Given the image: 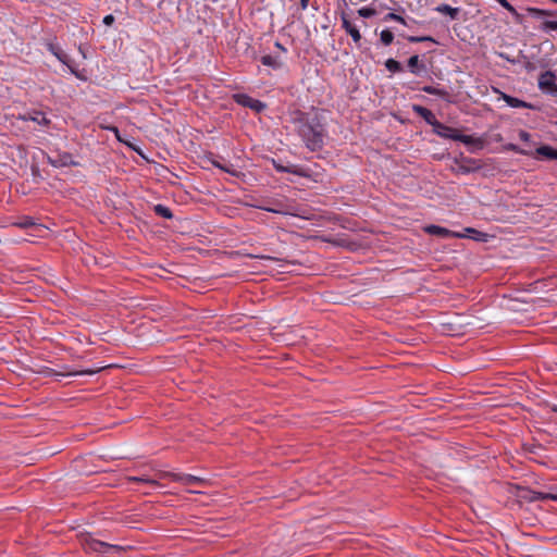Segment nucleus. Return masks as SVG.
<instances>
[{
  "label": "nucleus",
  "instance_id": "26",
  "mask_svg": "<svg viewBox=\"0 0 557 557\" xmlns=\"http://www.w3.org/2000/svg\"><path fill=\"white\" fill-rule=\"evenodd\" d=\"M104 367L97 368V369H84V370H78V371H74V372H69L65 375H69V376L92 375V374L98 373Z\"/></svg>",
  "mask_w": 557,
  "mask_h": 557
},
{
  "label": "nucleus",
  "instance_id": "38",
  "mask_svg": "<svg viewBox=\"0 0 557 557\" xmlns=\"http://www.w3.org/2000/svg\"><path fill=\"white\" fill-rule=\"evenodd\" d=\"M309 0H300V8L301 10H306L308 8Z\"/></svg>",
  "mask_w": 557,
  "mask_h": 557
},
{
  "label": "nucleus",
  "instance_id": "29",
  "mask_svg": "<svg viewBox=\"0 0 557 557\" xmlns=\"http://www.w3.org/2000/svg\"><path fill=\"white\" fill-rule=\"evenodd\" d=\"M358 14L363 18H369L376 14V10L370 7H362L358 10Z\"/></svg>",
  "mask_w": 557,
  "mask_h": 557
},
{
  "label": "nucleus",
  "instance_id": "7",
  "mask_svg": "<svg viewBox=\"0 0 557 557\" xmlns=\"http://www.w3.org/2000/svg\"><path fill=\"white\" fill-rule=\"evenodd\" d=\"M272 164H273L274 169L280 173H292V174H295V175L301 176V177L308 176L307 171L301 166L294 165V164L283 165L280 161H276L274 159L272 160Z\"/></svg>",
  "mask_w": 557,
  "mask_h": 557
},
{
  "label": "nucleus",
  "instance_id": "41",
  "mask_svg": "<svg viewBox=\"0 0 557 557\" xmlns=\"http://www.w3.org/2000/svg\"><path fill=\"white\" fill-rule=\"evenodd\" d=\"M275 46H276L278 49H281V50L285 51V48H284V47H283L278 41H276V42H275Z\"/></svg>",
  "mask_w": 557,
  "mask_h": 557
},
{
  "label": "nucleus",
  "instance_id": "39",
  "mask_svg": "<svg viewBox=\"0 0 557 557\" xmlns=\"http://www.w3.org/2000/svg\"><path fill=\"white\" fill-rule=\"evenodd\" d=\"M398 23L403 24L404 26H409V23L406 18L403 17V21H398Z\"/></svg>",
  "mask_w": 557,
  "mask_h": 557
},
{
  "label": "nucleus",
  "instance_id": "24",
  "mask_svg": "<svg viewBox=\"0 0 557 557\" xmlns=\"http://www.w3.org/2000/svg\"><path fill=\"white\" fill-rule=\"evenodd\" d=\"M212 164L215 168H218V169H220V170H222V171H224V172H226V173H228V174H231L233 176H239V174H240L239 171L234 169L233 165H225V164H222V163H220L218 161H212Z\"/></svg>",
  "mask_w": 557,
  "mask_h": 557
},
{
  "label": "nucleus",
  "instance_id": "2",
  "mask_svg": "<svg viewBox=\"0 0 557 557\" xmlns=\"http://www.w3.org/2000/svg\"><path fill=\"white\" fill-rule=\"evenodd\" d=\"M433 131L436 135H438L442 138L460 141L465 145H481L482 144V141L479 138H474L471 135L460 134L456 128L447 126L438 121L434 125Z\"/></svg>",
  "mask_w": 557,
  "mask_h": 557
},
{
  "label": "nucleus",
  "instance_id": "37",
  "mask_svg": "<svg viewBox=\"0 0 557 557\" xmlns=\"http://www.w3.org/2000/svg\"><path fill=\"white\" fill-rule=\"evenodd\" d=\"M113 22H114V16L112 14L106 15L103 17V24L107 25V26L112 25Z\"/></svg>",
  "mask_w": 557,
  "mask_h": 557
},
{
  "label": "nucleus",
  "instance_id": "28",
  "mask_svg": "<svg viewBox=\"0 0 557 557\" xmlns=\"http://www.w3.org/2000/svg\"><path fill=\"white\" fill-rule=\"evenodd\" d=\"M504 9L511 13L517 20L520 18L518 11L507 0H496Z\"/></svg>",
  "mask_w": 557,
  "mask_h": 557
},
{
  "label": "nucleus",
  "instance_id": "8",
  "mask_svg": "<svg viewBox=\"0 0 557 557\" xmlns=\"http://www.w3.org/2000/svg\"><path fill=\"white\" fill-rule=\"evenodd\" d=\"M48 50L64 65H66L72 73H74V69L72 66V59L65 53L61 47L55 44L49 42L47 45Z\"/></svg>",
  "mask_w": 557,
  "mask_h": 557
},
{
  "label": "nucleus",
  "instance_id": "27",
  "mask_svg": "<svg viewBox=\"0 0 557 557\" xmlns=\"http://www.w3.org/2000/svg\"><path fill=\"white\" fill-rule=\"evenodd\" d=\"M406 38H407V40L409 42H425V41H430V42L437 44V41L433 37H431V36H407Z\"/></svg>",
  "mask_w": 557,
  "mask_h": 557
},
{
  "label": "nucleus",
  "instance_id": "14",
  "mask_svg": "<svg viewBox=\"0 0 557 557\" xmlns=\"http://www.w3.org/2000/svg\"><path fill=\"white\" fill-rule=\"evenodd\" d=\"M500 98L511 108H532V106L521 99L499 91Z\"/></svg>",
  "mask_w": 557,
  "mask_h": 557
},
{
  "label": "nucleus",
  "instance_id": "32",
  "mask_svg": "<svg viewBox=\"0 0 557 557\" xmlns=\"http://www.w3.org/2000/svg\"><path fill=\"white\" fill-rule=\"evenodd\" d=\"M541 29L545 33L550 32V30H557V21L543 22Z\"/></svg>",
  "mask_w": 557,
  "mask_h": 557
},
{
  "label": "nucleus",
  "instance_id": "18",
  "mask_svg": "<svg viewBox=\"0 0 557 557\" xmlns=\"http://www.w3.org/2000/svg\"><path fill=\"white\" fill-rule=\"evenodd\" d=\"M435 11L448 15L451 20H456L459 14L458 8H453L449 4L442 3L435 8Z\"/></svg>",
  "mask_w": 557,
  "mask_h": 557
},
{
  "label": "nucleus",
  "instance_id": "4",
  "mask_svg": "<svg viewBox=\"0 0 557 557\" xmlns=\"http://www.w3.org/2000/svg\"><path fill=\"white\" fill-rule=\"evenodd\" d=\"M164 475L186 486L203 485L207 482L206 479L193 474L168 472Z\"/></svg>",
  "mask_w": 557,
  "mask_h": 557
},
{
  "label": "nucleus",
  "instance_id": "6",
  "mask_svg": "<svg viewBox=\"0 0 557 557\" xmlns=\"http://www.w3.org/2000/svg\"><path fill=\"white\" fill-rule=\"evenodd\" d=\"M424 230L428 234L435 235V236H438L442 238H449V237L463 238L462 233H457V232H454L448 228H445V227H442L438 225H434V224L428 225Z\"/></svg>",
  "mask_w": 557,
  "mask_h": 557
},
{
  "label": "nucleus",
  "instance_id": "12",
  "mask_svg": "<svg viewBox=\"0 0 557 557\" xmlns=\"http://www.w3.org/2000/svg\"><path fill=\"white\" fill-rule=\"evenodd\" d=\"M258 208L260 210H263V211H267V212H272V213H276V214H282V215H289V214H294L289 208L285 205H283L282 202L280 201H276L273 206H265V205H262V206H258Z\"/></svg>",
  "mask_w": 557,
  "mask_h": 557
},
{
  "label": "nucleus",
  "instance_id": "34",
  "mask_svg": "<svg viewBox=\"0 0 557 557\" xmlns=\"http://www.w3.org/2000/svg\"><path fill=\"white\" fill-rule=\"evenodd\" d=\"M383 21L384 22H389V21L398 22V21H403V16L398 15V14H396L394 12H389V13L384 15Z\"/></svg>",
  "mask_w": 557,
  "mask_h": 557
},
{
  "label": "nucleus",
  "instance_id": "23",
  "mask_svg": "<svg viewBox=\"0 0 557 557\" xmlns=\"http://www.w3.org/2000/svg\"><path fill=\"white\" fill-rule=\"evenodd\" d=\"M380 40L382 45L389 46L394 40V33L388 28L381 30Z\"/></svg>",
  "mask_w": 557,
  "mask_h": 557
},
{
  "label": "nucleus",
  "instance_id": "11",
  "mask_svg": "<svg viewBox=\"0 0 557 557\" xmlns=\"http://www.w3.org/2000/svg\"><path fill=\"white\" fill-rule=\"evenodd\" d=\"M412 110L419 115L421 116L429 125H431L432 127H434V125L437 123V120L435 119V115L433 114V112L431 110H429L428 108H424L422 106H419V104H414L412 107Z\"/></svg>",
  "mask_w": 557,
  "mask_h": 557
},
{
  "label": "nucleus",
  "instance_id": "19",
  "mask_svg": "<svg viewBox=\"0 0 557 557\" xmlns=\"http://www.w3.org/2000/svg\"><path fill=\"white\" fill-rule=\"evenodd\" d=\"M261 63L265 66L277 70L282 66V61L278 57L265 54L261 57Z\"/></svg>",
  "mask_w": 557,
  "mask_h": 557
},
{
  "label": "nucleus",
  "instance_id": "15",
  "mask_svg": "<svg viewBox=\"0 0 557 557\" xmlns=\"http://www.w3.org/2000/svg\"><path fill=\"white\" fill-rule=\"evenodd\" d=\"M23 121H33L39 125H48L50 121L45 116L42 112L35 111L33 113H26L21 116Z\"/></svg>",
  "mask_w": 557,
  "mask_h": 557
},
{
  "label": "nucleus",
  "instance_id": "31",
  "mask_svg": "<svg viewBox=\"0 0 557 557\" xmlns=\"http://www.w3.org/2000/svg\"><path fill=\"white\" fill-rule=\"evenodd\" d=\"M422 90L429 95L441 96V97L446 94L443 89H440V88H436L433 86H424L422 88Z\"/></svg>",
  "mask_w": 557,
  "mask_h": 557
},
{
  "label": "nucleus",
  "instance_id": "20",
  "mask_svg": "<svg viewBox=\"0 0 557 557\" xmlns=\"http://www.w3.org/2000/svg\"><path fill=\"white\" fill-rule=\"evenodd\" d=\"M536 153L549 160H557V149L550 146L544 145L539 147Z\"/></svg>",
  "mask_w": 557,
  "mask_h": 557
},
{
  "label": "nucleus",
  "instance_id": "40",
  "mask_svg": "<svg viewBox=\"0 0 557 557\" xmlns=\"http://www.w3.org/2000/svg\"><path fill=\"white\" fill-rule=\"evenodd\" d=\"M398 23L403 24L404 26H409V23L406 18L403 17V21H398Z\"/></svg>",
  "mask_w": 557,
  "mask_h": 557
},
{
  "label": "nucleus",
  "instance_id": "9",
  "mask_svg": "<svg viewBox=\"0 0 557 557\" xmlns=\"http://www.w3.org/2000/svg\"><path fill=\"white\" fill-rule=\"evenodd\" d=\"M49 163L54 168L78 165V163L74 161L72 154L69 152L59 153L55 159H49Z\"/></svg>",
  "mask_w": 557,
  "mask_h": 557
},
{
  "label": "nucleus",
  "instance_id": "17",
  "mask_svg": "<svg viewBox=\"0 0 557 557\" xmlns=\"http://www.w3.org/2000/svg\"><path fill=\"white\" fill-rule=\"evenodd\" d=\"M462 235H463V237H468V238L474 239L476 242H486L487 236H488L486 233L480 232L472 227H466L465 234H462Z\"/></svg>",
  "mask_w": 557,
  "mask_h": 557
},
{
  "label": "nucleus",
  "instance_id": "3",
  "mask_svg": "<svg viewBox=\"0 0 557 557\" xmlns=\"http://www.w3.org/2000/svg\"><path fill=\"white\" fill-rule=\"evenodd\" d=\"M556 75L552 71L542 73L539 77V88L542 91L549 92L550 95L557 96V84L555 83Z\"/></svg>",
  "mask_w": 557,
  "mask_h": 557
},
{
  "label": "nucleus",
  "instance_id": "16",
  "mask_svg": "<svg viewBox=\"0 0 557 557\" xmlns=\"http://www.w3.org/2000/svg\"><path fill=\"white\" fill-rule=\"evenodd\" d=\"M89 547H90V549L98 552V553H108L111 549L117 548V546H115V545H110L108 543H104V542H101L98 540L90 541Z\"/></svg>",
  "mask_w": 557,
  "mask_h": 557
},
{
  "label": "nucleus",
  "instance_id": "35",
  "mask_svg": "<svg viewBox=\"0 0 557 557\" xmlns=\"http://www.w3.org/2000/svg\"><path fill=\"white\" fill-rule=\"evenodd\" d=\"M505 149L506 150H509V151H513V152H517V153H520V154H527V152L522 149H520L517 145L515 144H507L505 146Z\"/></svg>",
  "mask_w": 557,
  "mask_h": 557
},
{
  "label": "nucleus",
  "instance_id": "13",
  "mask_svg": "<svg viewBox=\"0 0 557 557\" xmlns=\"http://www.w3.org/2000/svg\"><path fill=\"white\" fill-rule=\"evenodd\" d=\"M407 65L409 71L414 75H420L426 71L425 65L420 63L419 55L417 54L409 58Z\"/></svg>",
  "mask_w": 557,
  "mask_h": 557
},
{
  "label": "nucleus",
  "instance_id": "36",
  "mask_svg": "<svg viewBox=\"0 0 557 557\" xmlns=\"http://www.w3.org/2000/svg\"><path fill=\"white\" fill-rule=\"evenodd\" d=\"M519 138H520L522 141H524V143H529V141H530V139H531V135H530L528 132H525V131H520V132H519Z\"/></svg>",
  "mask_w": 557,
  "mask_h": 557
},
{
  "label": "nucleus",
  "instance_id": "1",
  "mask_svg": "<svg viewBox=\"0 0 557 557\" xmlns=\"http://www.w3.org/2000/svg\"><path fill=\"white\" fill-rule=\"evenodd\" d=\"M298 134L309 150L317 151L322 148L324 129L317 120H299Z\"/></svg>",
  "mask_w": 557,
  "mask_h": 557
},
{
  "label": "nucleus",
  "instance_id": "10",
  "mask_svg": "<svg viewBox=\"0 0 557 557\" xmlns=\"http://www.w3.org/2000/svg\"><path fill=\"white\" fill-rule=\"evenodd\" d=\"M342 27L350 35L355 44L360 45L361 34L359 28L354 25L346 15L342 16Z\"/></svg>",
  "mask_w": 557,
  "mask_h": 557
},
{
  "label": "nucleus",
  "instance_id": "21",
  "mask_svg": "<svg viewBox=\"0 0 557 557\" xmlns=\"http://www.w3.org/2000/svg\"><path fill=\"white\" fill-rule=\"evenodd\" d=\"M153 211L157 215L161 216V218H164V219H172L173 218V213L171 211V209L164 205H161V203H158L153 207Z\"/></svg>",
  "mask_w": 557,
  "mask_h": 557
},
{
  "label": "nucleus",
  "instance_id": "43",
  "mask_svg": "<svg viewBox=\"0 0 557 557\" xmlns=\"http://www.w3.org/2000/svg\"><path fill=\"white\" fill-rule=\"evenodd\" d=\"M262 258H263V259H267V260H274V258L269 257V256H268V257H262Z\"/></svg>",
  "mask_w": 557,
  "mask_h": 557
},
{
  "label": "nucleus",
  "instance_id": "44",
  "mask_svg": "<svg viewBox=\"0 0 557 557\" xmlns=\"http://www.w3.org/2000/svg\"><path fill=\"white\" fill-rule=\"evenodd\" d=\"M191 493H199L197 490H190Z\"/></svg>",
  "mask_w": 557,
  "mask_h": 557
},
{
  "label": "nucleus",
  "instance_id": "5",
  "mask_svg": "<svg viewBox=\"0 0 557 557\" xmlns=\"http://www.w3.org/2000/svg\"><path fill=\"white\" fill-rule=\"evenodd\" d=\"M234 98L238 104H242L243 107L250 108V109L255 110L256 112H260V111L264 110V108H265V104L263 102H261L258 99L251 98L250 96H248L246 94H237L234 96Z\"/></svg>",
  "mask_w": 557,
  "mask_h": 557
},
{
  "label": "nucleus",
  "instance_id": "33",
  "mask_svg": "<svg viewBox=\"0 0 557 557\" xmlns=\"http://www.w3.org/2000/svg\"><path fill=\"white\" fill-rule=\"evenodd\" d=\"M129 481H133V482H143V483H148V484H151V485H157V481L153 480V479H150L148 476H131L129 478Z\"/></svg>",
  "mask_w": 557,
  "mask_h": 557
},
{
  "label": "nucleus",
  "instance_id": "25",
  "mask_svg": "<svg viewBox=\"0 0 557 557\" xmlns=\"http://www.w3.org/2000/svg\"><path fill=\"white\" fill-rule=\"evenodd\" d=\"M385 67L387 71H389L392 73H397V72L403 71L401 64L394 59H387L385 62Z\"/></svg>",
  "mask_w": 557,
  "mask_h": 557
},
{
  "label": "nucleus",
  "instance_id": "42",
  "mask_svg": "<svg viewBox=\"0 0 557 557\" xmlns=\"http://www.w3.org/2000/svg\"><path fill=\"white\" fill-rule=\"evenodd\" d=\"M397 35L401 37H406L405 34L401 30H397Z\"/></svg>",
  "mask_w": 557,
  "mask_h": 557
},
{
  "label": "nucleus",
  "instance_id": "22",
  "mask_svg": "<svg viewBox=\"0 0 557 557\" xmlns=\"http://www.w3.org/2000/svg\"><path fill=\"white\" fill-rule=\"evenodd\" d=\"M557 500V494L542 493V492H531L530 500Z\"/></svg>",
  "mask_w": 557,
  "mask_h": 557
},
{
  "label": "nucleus",
  "instance_id": "30",
  "mask_svg": "<svg viewBox=\"0 0 557 557\" xmlns=\"http://www.w3.org/2000/svg\"><path fill=\"white\" fill-rule=\"evenodd\" d=\"M528 12L533 16H549L553 14L550 11L539 8H528Z\"/></svg>",
  "mask_w": 557,
  "mask_h": 557
}]
</instances>
